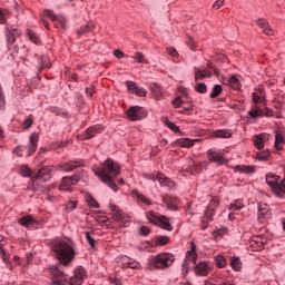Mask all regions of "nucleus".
<instances>
[{
    "label": "nucleus",
    "instance_id": "obj_1",
    "mask_svg": "<svg viewBox=\"0 0 285 285\" xmlns=\"http://www.w3.org/2000/svg\"><path fill=\"white\" fill-rule=\"evenodd\" d=\"M52 252L56 259H58L62 266H70L75 259V247L66 240H59L53 244Z\"/></svg>",
    "mask_w": 285,
    "mask_h": 285
},
{
    "label": "nucleus",
    "instance_id": "obj_58",
    "mask_svg": "<svg viewBox=\"0 0 285 285\" xmlns=\"http://www.w3.org/2000/svg\"><path fill=\"white\" fill-rule=\"evenodd\" d=\"M112 179H115V178H109V181H104V184H107V186H109V188H111V190H114V193H117V190H118L117 184H115L112 181Z\"/></svg>",
    "mask_w": 285,
    "mask_h": 285
},
{
    "label": "nucleus",
    "instance_id": "obj_41",
    "mask_svg": "<svg viewBox=\"0 0 285 285\" xmlns=\"http://www.w3.org/2000/svg\"><path fill=\"white\" fill-rule=\"evenodd\" d=\"M161 121L169 128V130H173V132H179V127L175 125V122L170 121L168 118L163 117Z\"/></svg>",
    "mask_w": 285,
    "mask_h": 285
},
{
    "label": "nucleus",
    "instance_id": "obj_39",
    "mask_svg": "<svg viewBox=\"0 0 285 285\" xmlns=\"http://www.w3.org/2000/svg\"><path fill=\"white\" fill-rule=\"evenodd\" d=\"M285 144V136L282 132H276L275 135V148L276 150H282V146Z\"/></svg>",
    "mask_w": 285,
    "mask_h": 285
},
{
    "label": "nucleus",
    "instance_id": "obj_22",
    "mask_svg": "<svg viewBox=\"0 0 285 285\" xmlns=\"http://www.w3.org/2000/svg\"><path fill=\"white\" fill-rule=\"evenodd\" d=\"M271 217V207L266 203L258 205V219H268Z\"/></svg>",
    "mask_w": 285,
    "mask_h": 285
},
{
    "label": "nucleus",
    "instance_id": "obj_11",
    "mask_svg": "<svg viewBox=\"0 0 285 285\" xmlns=\"http://www.w3.org/2000/svg\"><path fill=\"white\" fill-rule=\"evenodd\" d=\"M207 156L209 161H214V164H217L218 166L228 164V160L219 151L208 149Z\"/></svg>",
    "mask_w": 285,
    "mask_h": 285
},
{
    "label": "nucleus",
    "instance_id": "obj_8",
    "mask_svg": "<svg viewBox=\"0 0 285 285\" xmlns=\"http://www.w3.org/2000/svg\"><path fill=\"white\" fill-rule=\"evenodd\" d=\"M50 273L53 278L52 285H66V283L68 282V276L65 275L63 272L59 269V267H51Z\"/></svg>",
    "mask_w": 285,
    "mask_h": 285
},
{
    "label": "nucleus",
    "instance_id": "obj_16",
    "mask_svg": "<svg viewBox=\"0 0 285 285\" xmlns=\"http://www.w3.org/2000/svg\"><path fill=\"white\" fill-rule=\"evenodd\" d=\"M164 204H166L168 210H179V198L176 196L166 195L163 197Z\"/></svg>",
    "mask_w": 285,
    "mask_h": 285
},
{
    "label": "nucleus",
    "instance_id": "obj_40",
    "mask_svg": "<svg viewBox=\"0 0 285 285\" xmlns=\"http://www.w3.org/2000/svg\"><path fill=\"white\" fill-rule=\"evenodd\" d=\"M228 83L234 90H239V88H242V82L239 81L237 76H232L228 79Z\"/></svg>",
    "mask_w": 285,
    "mask_h": 285
},
{
    "label": "nucleus",
    "instance_id": "obj_21",
    "mask_svg": "<svg viewBox=\"0 0 285 285\" xmlns=\"http://www.w3.org/2000/svg\"><path fill=\"white\" fill-rule=\"evenodd\" d=\"M213 77V71L206 68H196L195 69V80L202 81V79H208Z\"/></svg>",
    "mask_w": 285,
    "mask_h": 285
},
{
    "label": "nucleus",
    "instance_id": "obj_46",
    "mask_svg": "<svg viewBox=\"0 0 285 285\" xmlns=\"http://www.w3.org/2000/svg\"><path fill=\"white\" fill-rule=\"evenodd\" d=\"M170 243V237L168 236H158L156 238V246H166Z\"/></svg>",
    "mask_w": 285,
    "mask_h": 285
},
{
    "label": "nucleus",
    "instance_id": "obj_59",
    "mask_svg": "<svg viewBox=\"0 0 285 285\" xmlns=\"http://www.w3.org/2000/svg\"><path fill=\"white\" fill-rule=\"evenodd\" d=\"M40 66L41 68H50V61L47 57L40 58Z\"/></svg>",
    "mask_w": 285,
    "mask_h": 285
},
{
    "label": "nucleus",
    "instance_id": "obj_33",
    "mask_svg": "<svg viewBox=\"0 0 285 285\" xmlns=\"http://www.w3.org/2000/svg\"><path fill=\"white\" fill-rule=\"evenodd\" d=\"M235 171L243 173L244 175H252V173H255V166L238 165L235 167Z\"/></svg>",
    "mask_w": 285,
    "mask_h": 285
},
{
    "label": "nucleus",
    "instance_id": "obj_51",
    "mask_svg": "<svg viewBox=\"0 0 285 285\" xmlns=\"http://www.w3.org/2000/svg\"><path fill=\"white\" fill-rule=\"evenodd\" d=\"M27 37L32 41L33 43H39V37L35 33V31L28 29L27 30Z\"/></svg>",
    "mask_w": 285,
    "mask_h": 285
},
{
    "label": "nucleus",
    "instance_id": "obj_34",
    "mask_svg": "<svg viewBox=\"0 0 285 285\" xmlns=\"http://www.w3.org/2000/svg\"><path fill=\"white\" fill-rule=\"evenodd\" d=\"M150 91L153 97H155L156 99H161V97H164V90L158 83H151Z\"/></svg>",
    "mask_w": 285,
    "mask_h": 285
},
{
    "label": "nucleus",
    "instance_id": "obj_35",
    "mask_svg": "<svg viewBox=\"0 0 285 285\" xmlns=\"http://www.w3.org/2000/svg\"><path fill=\"white\" fill-rule=\"evenodd\" d=\"M194 110L193 102H183V106L179 108L178 112H180V115H193Z\"/></svg>",
    "mask_w": 285,
    "mask_h": 285
},
{
    "label": "nucleus",
    "instance_id": "obj_31",
    "mask_svg": "<svg viewBox=\"0 0 285 285\" xmlns=\"http://www.w3.org/2000/svg\"><path fill=\"white\" fill-rule=\"evenodd\" d=\"M274 195L276 197H279L281 199H284V197H285V178L279 180L277 187L274 189Z\"/></svg>",
    "mask_w": 285,
    "mask_h": 285
},
{
    "label": "nucleus",
    "instance_id": "obj_17",
    "mask_svg": "<svg viewBox=\"0 0 285 285\" xmlns=\"http://www.w3.org/2000/svg\"><path fill=\"white\" fill-rule=\"evenodd\" d=\"M219 206V198L213 197L205 210V217L213 219L215 217V209Z\"/></svg>",
    "mask_w": 285,
    "mask_h": 285
},
{
    "label": "nucleus",
    "instance_id": "obj_50",
    "mask_svg": "<svg viewBox=\"0 0 285 285\" xmlns=\"http://www.w3.org/2000/svg\"><path fill=\"white\" fill-rule=\"evenodd\" d=\"M196 92H200L202 95L206 94L208 91V87L204 82H199L195 86Z\"/></svg>",
    "mask_w": 285,
    "mask_h": 285
},
{
    "label": "nucleus",
    "instance_id": "obj_7",
    "mask_svg": "<svg viewBox=\"0 0 285 285\" xmlns=\"http://www.w3.org/2000/svg\"><path fill=\"white\" fill-rule=\"evenodd\" d=\"M109 208L111 213V218L115 219V222H120L124 226H126L128 222V215H126L124 210H121V208H119V206L115 204H110Z\"/></svg>",
    "mask_w": 285,
    "mask_h": 285
},
{
    "label": "nucleus",
    "instance_id": "obj_14",
    "mask_svg": "<svg viewBox=\"0 0 285 285\" xmlns=\"http://www.w3.org/2000/svg\"><path fill=\"white\" fill-rule=\"evenodd\" d=\"M118 263H119V266H121L122 268H131L132 271H137V268L141 267L139 262L132 258H128L127 256H122Z\"/></svg>",
    "mask_w": 285,
    "mask_h": 285
},
{
    "label": "nucleus",
    "instance_id": "obj_44",
    "mask_svg": "<svg viewBox=\"0 0 285 285\" xmlns=\"http://www.w3.org/2000/svg\"><path fill=\"white\" fill-rule=\"evenodd\" d=\"M92 30H95V24L88 23V24H85V26L80 27V29H78L77 33L78 35H86L88 32H92Z\"/></svg>",
    "mask_w": 285,
    "mask_h": 285
},
{
    "label": "nucleus",
    "instance_id": "obj_52",
    "mask_svg": "<svg viewBox=\"0 0 285 285\" xmlns=\"http://www.w3.org/2000/svg\"><path fill=\"white\" fill-rule=\"evenodd\" d=\"M20 174L22 175V177H30L32 175V171L28 168L27 165H22L20 167Z\"/></svg>",
    "mask_w": 285,
    "mask_h": 285
},
{
    "label": "nucleus",
    "instance_id": "obj_19",
    "mask_svg": "<svg viewBox=\"0 0 285 285\" xmlns=\"http://www.w3.org/2000/svg\"><path fill=\"white\" fill-rule=\"evenodd\" d=\"M202 139H190V138H178L174 145L179 148H193L196 144H199Z\"/></svg>",
    "mask_w": 285,
    "mask_h": 285
},
{
    "label": "nucleus",
    "instance_id": "obj_47",
    "mask_svg": "<svg viewBox=\"0 0 285 285\" xmlns=\"http://www.w3.org/2000/svg\"><path fill=\"white\" fill-rule=\"evenodd\" d=\"M17 37H21V31H19V29H13L9 32V41H11L12 43H14V40L17 39Z\"/></svg>",
    "mask_w": 285,
    "mask_h": 285
},
{
    "label": "nucleus",
    "instance_id": "obj_37",
    "mask_svg": "<svg viewBox=\"0 0 285 285\" xmlns=\"http://www.w3.org/2000/svg\"><path fill=\"white\" fill-rule=\"evenodd\" d=\"M215 265L217 268H226L228 262L226 261V257L224 255L218 254L214 257Z\"/></svg>",
    "mask_w": 285,
    "mask_h": 285
},
{
    "label": "nucleus",
    "instance_id": "obj_12",
    "mask_svg": "<svg viewBox=\"0 0 285 285\" xmlns=\"http://www.w3.org/2000/svg\"><path fill=\"white\" fill-rule=\"evenodd\" d=\"M126 86L131 95H137V97H146V95H148V91H146L145 88L137 86V82L135 81L127 80Z\"/></svg>",
    "mask_w": 285,
    "mask_h": 285
},
{
    "label": "nucleus",
    "instance_id": "obj_13",
    "mask_svg": "<svg viewBox=\"0 0 285 285\" xmlns=\"http://www.w3.org/2000/svg\"><path fill=\"white\" fill-rule=\"evenodd\" d=\"M151 179L154 181H159L160 186L163 187L175 188V181H173L170 178L166 177V175L161 173L153 174Z\"/></svg>",
    "mask_w": 285,
    "mask_h": 285
},
{
    "label": "nucleus",
    "instance_id": "obj_64",
    "mask_svg": "<svg viewBox=\"0 0 285 285\" xmlns=\"http://www.w3.org/2000/svg\"><path fill=\"white\" fill-rule=\"evenodd\" d=\"M32 126V119H26L24 122L22 124V128L24 130H28V128H30Z\"/></svg>",
    "mask_w": 285,
    "mask_h": 285
},
{
    "label": "nucleus",
    "instance_id": "obj_30",
    "mask_svg": "<svg viewBox=\"0 0 285 285\" xmlns=\"http://www.w3.org/2000/svg\"><path fill=\"white\" fill-rule=\"evenodd\" d=\"M268 139V135L266 134H261L255 136L254 145L258 150H262L264 148V144Z\"/></svg>",
    "mask_w": 285,
    "mask_h": 285
},
{
    "label": "nucleus",
    "instance_id": "obj_60",
    "mask_svg": "<svg viewBox=\"0 0 285 285\" xmlns=\"http://www.w3.org/2000/svg\"><path fill=\"white\" fill-rule=\"evenodd\" d=\"M7 17H8V11L0 9V23H6Z\"/></svg>",
    "mask_w": 285,
    "mask_h": 285
},
{
    "label": "nucleus",
    "instance_id": "obj_23",
    "mask_svg": "<svg viewBox=\"0 0 285 285\" xmlns=\"http://www.w3.org/2000/svg\"><path fill=\"white\" fill-rule=\"evenodd\" d=\"M99 132H104V127L101 126L89 127L83 134L82 139H92V137H95L96 135H99Z\"/></svg>",
    "mask_w": 285,
    "mask_h": 285
},
{
    "label": "nucleus",
    "instance_id": "obj_49",
    "mask_svg": "<svg viewBox=\"0 0 285 285\" xmlns=\"http://www.w3.org/2000/svg\"><path fill=\"white\" fill-rule=\"evenodd\" d=\"M244 208V203L242 200H235L234 204L229 205V210H242Z\"/></svg>",
    "mask_w": 285,
    "mask_h": 285
},
{
    "label": "nucleus",
    "instance_id": "obj_48",
    "mask_svg": "<svg viewBox=\"0 0 285 285\" xmlns=\"http://www.w3.org/2000/svg\"><path fill=\"white\" fill-rule=\"evenodd\" d=\"M222 86L220 85H215L212 92H210V98L215 99L216 97H219L222 95Z\"/></svg>",
    "mask_w": 285,
    "mask_h": 285
},
{
    "label": "nucleus",
    "instance_id": "obj_45",
    "mask_svg": "<svg viewBox=\"0 0 285 285\" xmlns=\"http://www.w3.org/2000/svg\"><path fill=\"white\" fill-rule=\"evenodd\" d=\"M256 159H258V161H268V159H271V151L264 150V151L257 153Z\"/></svg>",
    "mask_w": 285,
    "mask_h": 285
},
{
    "label": "nucleus",
    "instance_id": "obj_29",
    "mask_svg": "<svg viewBox=\"0 0 285 285\" xmlns=\"http://www.w3.org/2000/svg\"><path fill=\"white\" fill-rule=\"evenodd\" d=\"M256 23L259 28H262L263 32L271 37L273 35V29H271V26H268V22L265 19H258L256 20Z\"/></svg>",
    "mask_w": 285,
    "mask_h": 285
},
{
    "label": "nucleus",
    "instance_id": "obj_5",
    "mask_svg": "<svg viewBox=\"0 0 285 285\" xmlns=\"http://www.w3.org/2000/svg\"><path fill=\"white\" fill-rule=\"evenodd\" d=\"M127 117L130 121H139L140 119L148 117V111H146L144 107L135 106L127 110Z\"/></svg>",
    "mask_w": 285,
    "mask_h": 285
},
{
    "label": "nucleus",
    "instance_id": "obj_28",
    "mask_svg": "<svg viewBox=\"0 0 285 285\" xmlns=\"http://www.w3.org/2000/svg\"><path fill=\"white\" fill-rule=\"evenodd\" d=\"M131 195L138 199V202H141L142 204H145L146 206H153V203L150 202V199L148 197H146L144 194H141L139 190L134 189L131 191Z\"/></svg>",
    "mask_w": 285,
    "mask_h": 285
},
{
    "label": "nucleus",
    "instance_id": "obj_4",
    "mask_svg": "<svg viewBox=\"0 0 285 285\" xmlns=\"http://www.w3.org/2000/svg\"><path fill=\"white\" fill-rule=\"evenodd\" d=\"M146 217L150 224L154 226H159L164 230H173V225H170V219L166 216L157 214V212H149L146 214Z\"/></svg>",
    "mask_w": 285,
    "mask_h": 285
},
{
    "label": "nucleus",
    "instance_id": "obj_24",
    "mask_svg": "<svg viewBox=\"0 0 285 285\" xmlns=\"http://www.w3.org/2000/svg\"><path fill=\"white\" fill-rule=\"evenodd\" d=\"M252 97L255 106H257V104H264V101H266V92L262 88L256 89L253 92Z\"/></svg>",
    "mask_w": 285,
    "mask_h": 285
},
{
    "label": "nucleus",
    "instance_id": "obj_43",
    "mask_svg": "<svg viewBox=\"0 0 285 285\" xmlns=\"http://www.w3.org/2000/svg\"><path fill=\"white\" fill-rule=\"evenodd\" d=\"M132 59L136 60V63H146V65H148V60L146 59V55H144L140 51L135 52V55L132 56Z\"/></svg>",
    "mask_w": 285,
    "mask_h": 285
},
{
    "label": "nucleus",
    "instance_id": "obj_18",
    "mask_svg": "<svg viewBox=\"0 0 285 285\" xmlns=\"http://www.w3.org/2000/svg\"><path fill=\"white\" fill-rule=\"evenodd\" d=\"M267 186H269L273 194H275V188L279 185L282 178L278 175L269 173L265 177Z\"/></svg>",
    "mask_w": 285,
    "mask_h": 285
},
{
    "label": "nucleus",
    "instance_id": "obj_62",
    "mask_svg": "<svg viewBox=\"0 0 285 285\" xmlns=\"http://www.w3.org/2000/svg\"><path fill=\"white\" fill-rule=\"evenodd\" d=\"M224 8V0H217L214 4H213V9L214 10H219Z\"/></svg>",
    "mask_w": 285,
    "mask_h": 285
},
{
    "label": "nucleus",
    "instance_id": "obj_63",
    "mask_svg": "<svg viewBox=\"0 0 285 285\" xmlns=\"http://www.w3.org/2000/svg\"><path fill=\"white\" fill-rule=\"evenodd\" d=\"M140 234L144 235L145 237L150 235V227L148 226L140 227Z\"/></svg>",
    "mask_w": 285,
    "mask_h": 285
},
{
    "label": "nucleus",
    "instance_id": "obj_2",
    "mask_svg": "<svg viewBox=\"0 0 285 285\" xmlns=\"http://www.w3.org/2000/svg\"><path fill=\"white\" fill-rule=\"evenodd\" d=\"M92 170L101 181H110V179L119 177L121 167L115 160L108 158L101 167H94Z\"/></svg>",
    "mask_w": 285,
    "mask_h": 285
},
{
    "label": "nucleus",
    "instance_id": "obj_56",
    "mask_svg": "<svg viewBox=\"0 0 285 285\" xmlns=\"http://www.w3.org/2000/svg\"><path fill=\"white\" fill-rule=\"evenodd\" d=\"M173 106H174V108H179V110H180L181 106H184V100L181 99V97L174 99Z\"/></svg>",
    "mask_w": 285,
    "mask_h": 285
},
{
    "label": "nucleus",
    "instance_id": "obj_32",
    "mask_svg": "<svg viewBox=\"0 0 285 285\" xmlns=\"http://www.w3.org/2000/svg\"><path fill=\"white\" fill-rule=\"evenodd\" d=\"M18 224H20V226H24V228H32V226L35 224V217L27 215V216L20 218L18 220Z\"/></svg>",
    "mask_w": 285,
    "mask_h": 285
},
{
    "label": "nucleus",
    "instance_id": "obj_6",
    "mask_svg": "<svg viewBox=\"0 0 285 285\" xmlns=\"http://www.w3.org/2000/svg\"><path fill=\"white\" fill-rule=\"evenodd\" d=\"M79 184V176L73 175L71 177H62L59 185V190L72 193V187Z\"/></svg>",
    "mask_w": 285,
    "mask_h": 285
},
{
    "label": "nucleus",
    "instance_id": "obj_3",
    "mask_svg": "<svg viewBox=\"0 0 285 285\" xmlns=\"http://www.w3.org/2000/svg\"><path fill=\"white\" fill-rule=\"evenodd\" d=\"M175 263V255L170 253H160L148 259V266L151 271H165Z\"/></svg>",
    "mask_w": 285,
    "mask_h": 285
},
{
    "label": "nucleus",
    "instance_id": "obj_54",
    "mask_svg": "<svg viewBox=\"0 0 285 285\" xmlns=\"http://www.w3.org/2000/svg\"><path fill=\"white\" fill-rule=\"evenodd\" d=\"M187 46L190 48V50H197V42L193 39V37H188L186 41Z\"/></svg>",
    "mask_w": 285,
    "mask_h": 285
},
{
    "label": "nucleus",
    "instance_id": "obj_53",
    "mask_svg": "<svg viewBox=\"0 0 285 285\" xmlns=\"http://www.w3.org/2000/svg\"><path fill=\"white\" fill-rule=\"evenodd\" d=\"M56 28H61L62 30H66V18H57Z\"/></svg>",
    "mask_w": 285,
    "mask_h": 285
},
{
    "label": "nucleus",
    "instance_id": "obj_26",
    "mask_svg": "<svg viewBox=\"0 0 285 285\" xmlns=\"http://www.w3.org/2000/svg\"><path fill=\"white\" fill-rule=\"evenodd\" d=\"M36 177L42 179V181H50L52 179V169L50 167H43L38 171Z\"/></svg>",
    "mask_w": 285,
    "mask_h": 285
},
{
    "label": "nucleus",
    "instance_id": "obj_61",
    "mask_svg": "<svg viewBox=\"0 0 285 285\" xmlns=\"http://www.w3.org/2000/svg\"><path fill=\"white\" fill-rule=\"evenodd\" d=\"M86 237H87V242L91 246V248H95V238H92V236H90V232H86Z\"/></svg>",
    "mask_w": 285,
    "mask_h": 285
},
{
    "label": "nucleus",
    "instance_id": "obj_42",
    "mask_svg": "<svg viewBox=\"0 0 285 285\" xmlns=\"http://www.w3.org/2000/svg\"><path fill=\"white\" fill-rule=\"evenodd\" d=\"M230 267L233 268V271H236V272L242 271V261L239 259V257L230 258Z\"/></svg>",
    "mask_w": 285,
    "mask_h": 285
},
{
    "label": "nucleus",
    "instance_id": "obj_27",
    "mask_svg": "<svg viewBox=\"0 0 285 285\" xmlns=\"http://www.w3.org/2000/svg\"><path fill=\"white\" fill-rule=\"evenodd\" d=\"M213 137L216 139H230L233 132L228 129H219L213 132Z\"/></svg>",
    "mask_w": 285,
    "mask_h": 285
},
{
    "label": "nucleus",
    "instance_id": "obj_36",
    "mask_svg": "<svg viewBox=\"0 0 285 285\" xmlns=\"http://www.w3.org/2000/svg\"><path fill=\"white\" fill-rule=\"evenodd\" d=\"M248 115L252 119H257V117H264V110H262L257 105H254L252 110L248 111Z\"/></svg>",
    "mask_w": 285,
    "mask_h": 285
},
{
    "label": "nucleus",
    "instance_id": "obj_38",
    "mask_svg": "<svg viewBox=\"0 0 285 285\" xmlns=\"http://www.w3.org/2000/svg\"><path fill=\"white\" fill-rule=\"evenodd\" d=\"M85 200L89 208H99V203L97 202V199H95V197H92V195L86 193Z\"/></svg>",
    "mask_w": 285,
    "mask_h": 285
},
{
    "label": "nucleus",
    "instance_id": "obj_10",
    "mask_svg": "<svg viewBox=\"0 0 285 285\" xmlns=\"http://www.w3.org/2000/svg\"><path fill=\"white\" fill-rule=\"evenodd\" d=\"M86 279V269L83 267H77L73 272V276L69 278V284L81 285Z\"/></svg>",
    "mask_w": 285,
    "mask_h": 285
},
{
    "label": "nucleus",
    "instance_id": "obj_15",
    "mask_svg": "<svg viewBox=\"0 0 285 285\" xmlns=\"http://www.w3.org/2000/svg\"><path fill=\"white\" fill-rule=\"evenodd\" d=\"M185 265L197 264V245L195 242L190 243V250L186 253Z\"/></svg>",
    "mask_w": 285,
    "mask_h": 285
},
{
    "label": "nucleus",
    "instance_id": "obj_20",
    "mask_svg": "<svg viewBox=\"0 0 285 285\" xmlns=\"http://www.w3.org/2000/svg\"><path fill=\"white\" fill-rule=\"evenodd\" d=\"M29 141L30 144L28 146V157L37 153V146L39 144V135L37 132L31 134L29 137Z\"/></svg>",
    "mask_w": 285,
    "mask_h": 285
},
{
    "label": "nucleus",
    "instance_id": "obj_25",
    "mask_svg": "<svg viewBox=\"0 0 285 285\" xmlns=\"http://www.w3.org/2000/svg\"><path fill=\"white\" fill-rule=\"evenodd\" d=\"M79 166L81 165L75 161L63 163L58 166V170H60L61 173H72V170L79 168Z\"/></svg>",
    "mask_w": 285,
    "mask_h": 285
},
{
    "label": "nucleus",
    "instance_id": "obj_9",
    "mask_svg": "<svg viewBox=\"0 0 285 285\" xmlns=\"http://www.w3.org/2000/svg\"><path fill=\"white\" fill-rule=\"evenodd\" d=\"M194 271L196 275L206 277L207 275H210V271H213V264L209 262H200L194 267Z\"/></svg>",
    "mask_w": 285,
    "mask_h": 285
},
{
    "label": "nucleus",
    "instance_id": "obj_57",
    "mask_svg": "<svg viewBox=\"0 0 285 285\" xmlns=\"http://www.w3.org/2000/svg\"><path fill=\"white\" fill-rule=\"evenodd\" d=\"M46 17H48L51 21H57V14L52 10H45Z\"/></svg>",
    "mask_w": 285,
    "mask_h": 285
},
{
    "label": "nucleus",
    "instance_id": "obj_55",
    "mask_svg": "<svg viewBox=\"0 0 285 285\" xmlns=\"http://www.w3.org/2000/svg\"><path fill=\"white\" fill-rule=\"evenodd\" d=\"M75 208H77V202L75 200H69L66 204V210H68L69 213L75 210Z\"/></svg>",
    "mask_w": 285,
    "mask_h": 285
}]
</instances>
